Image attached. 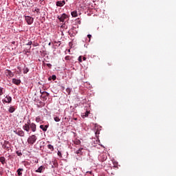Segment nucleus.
<instances>
[{
  "instance_id": "1",
  "label": "nucleus",
  "mask_w": 176,
  "mask_h": 176,
  "mask_svg": "<svg viewBox=\"0 0 176 176\" xmlns=\"http://www.w3.org/2000/svg\"><path fill=\"white\" fill-rule=\"evenodd\" d=\"M23 129L25 131H27V133H30V131L31 130L33 133H35L36 131V124L34 122L31 123V120H28L27 123H25L23 126Z\"/></svg>"
},
{
  "instance_id": "2",
  "label": "nucleus",
  "mask_w": 176,
  "mask_h": 176,
  "mask_svg": "<svg viewBox=\"0 0 176 176\" xmlns=\"http://www.w3.org/2000/svg\"><path fill=\"white\" fill-rule=\"evenodd\" d=\"M28 142L30 144V145H34V144L36 142V135H32L31 136H30L28 139Z\"/></svg>"
},
{
  "instance_id": "3",
  "label": "nucleus",
  "mask_w": 176,
  "mask_h": 176,
  "mask_svg": "<svg viewBox=\"0 0 176 176\" xmlns=\"http://www.w3.org/2000/svg\"><path fill=\"white\" fill-rule=\"evenodd\" d=\"M58 19L60 23H64L67 19H68V15H67L65 13L63 14L60 16H58Z\"/></svg>"
},
{
  "instance_id": "4",
  "label": "nucleus",
  "mask_w": 176,
  "mask_h": 176,
  "mask_svg": "<svg viewBox=\"0 0 176 176\" xmlns=\"http://www.w3.org/2000/svg\"><path fill=\"white\" fill-rule=\"evenodd\" d=\"M25 20L29 25H31V24H32V23H34V18H32L30 16H25Z\"/></svg>"
},
{
  "instance_id": "5",
  "label": "nucleus",
  "mask_w": 176,
  "mask_h": 176,
  "mask_svg": "<svg viewBox=\"0 0 176 176\" xmlns=\"http://www.w3.org/2000/svg\"><path fill=\"white\" fill-rule=\"evenodd\" d=\"M17 135H19V137H24L25 135V133H24V131L21 129H17L14 131Z\"/></svg>"
},
{
  "instance_id": "6",
  "label": "nucleus",
  "mask_w": 176,
  "mask_h": 176,
  "mask_svg": "<svg viewBox=\"0 0 176 176\" xmlns=\"http://www.w3.org/2000/svg\"><path fill=\"white\" fill-rule=\"evenodd\" d=\"M5 75L7 76L8 78H13V76H14V74H13V72L9 69H6L5 71Z\"/></svg>"
},
{
  "instance_id": "7",
  "label": "nucleus",
  "mask_w": 176,
  "mask_h": 176,
  "mask_svg": "<svg viewBox=\"0 0 176 176\" xmlns=\"http://www.w3.org/2000/svg\"><path fill=\"white\" fill-rule=\"evenodd\" d=\"M47 97H49V93L46 91L41 93V98H43V101H46V100H47Z\"/></svg>"
},
{
  "instance_id": "8",
  "label": "nucleus",
  "mask_w": 176,
  "mask_h": 176,
  "mask_svg": "<svg viewBox=\"0 0 176 176\" xmlns=\"http://www.w3.org/2000/svg\"><path fill=\"white\" fill-rule=\"evenodd\" d=\"M3 102L10 104V102H12V97L6 96V99H3Z\"/></svg>"
},
{
  "instance_id": "9",
  "label": "nucleus",
  "mask_w": 176,
  "mask_h": 176,
  "mask_svg": "<svg viewBox=\"0 0 176 176\" xmlns=\"http://www.w3.org/2000/svg\"><path fill=\"white\" fill-rule=\"evenodd\" d=\"M65 5V1H56V6H59L60 8H62V6H64Z\"/></svg>"
},
{
  "instance_id": "10",
  "label": "nucleus",
  "mask_w": 176,
  "mask_h": 176,
  "mask_svg": "<svg viewBox=\"0 0 176 176\" xmlns=\"http://www.w3.org/2000/svg\"><path fill=\"white\" fill-rule=\"evenodd\" d=\"M12 83L19 86V85H20L21 83V80L16 79V78H13L12 79Z\"/></svg>"
},
{
  "instance_id": "11",
  "label": "nucleus",
  "mask_w": 176,
  "mask_h": 176,
  "mask_svg": "<svg viewBox=\"0 0 176 176\" xmlns=\"http://www.w3.org/2000/svg\"><path fill=\"white\" fill-rule=\"evenodd\" d=\"M45 168V166H41L37 170H36V173H43Z\"/></svg>"
},
{
  "instance_id": "12",
  "label": "nucleus",
  "mask_w": 176,
  "mask_h": 176,
  "mask_svg": "<svg viewBox=\"0 0 176 176\" xmlns=\"http://www.w3.org/2000/svg\"><path fill=\"white\" fill-rule=\"evenodd\" d=\"M49 128V125H40V129L43 130V131H47V129Z\"/></svg>"
},
{
  "instance_id": "13",
  "label": "nucleus",
  "mask_w": 176,
  "mask_h": 176,
  "mask_svg": "<svg viewBox=\"0 0 176 176\" xmlns=\"http://www.w3.org/2000/svg\"><path fill=\"white\" fill-rule=\"evenodd\" d=\"M9 144V142L5 141L4 144H3V149H9V146L8 144Z\"/></svg>"
},
{
  "instance_id": "14",
  "label": "nucleus",
  "mask_w": 176,
  "mask_h": 176,
  "mask_svg": "<svg viewBox=\"0 0 176 176\" xmlns=\"http://www.w3.org/2000/svg\"><path fill=\"white\" fill-rule=\"evenodd\" d=\"M14 111H16V108H14V106H11L8 109V112H10V113H13Z\"/></svg>"
},
{
  "instance_id": "15",
  "label": "nucleus",
  "mask_w": 176,
  "mask_h": 176,
  "mask_svg": "<svg viewBox=\"0 0 176 176\" xmlns=\"http://www.w3.org/2000/svg\"><path fill=\"white\" fill-rule=\"evenodd\" d=\"M22 171H24V169H23V168H19V169L16 170V173H17V174H18L19 176L23 175V173H21Z\"/></svg>"
},
{
  "instance_id": "16",
  "label": "nucleus",
  "mask_w": 176,
  "mask_h": 176,
  "mask_svg": "<svg viewBox=\"0 0 176 176\" xmlns=\"http://www.w3.org/2000/svg\"><path fill=\"white\" fill-rule=\"evenodd\" d=\"M82 151H83V148H80L78 150L76 151V153L77 155H82L83 153L82 152Z\"/></svg>"
},
{
  "instance_id": "17",
  "label": "nucleus",
  "mask_w": 176,
  "mask_h": 176,
  "mask_svg": "<svg viewBox=\"0 0 176 176\" xmlns=\"http://www.w3.org/2000/svg\"><path fill=\"white\" fill-rule=\"evenodd\" d=\"M6 159L5 157H0V163L2 164H4L6 163Z\"/></svg>"
},
{
  "instance_id": "18",
  "label": "nucleus",
  "mask_w": 176,
  "mask_h": 176,
  "mask_svg": "<svg viewBox=\"0 0 176 176\" xmlns=\"http://www.w3.org/2000/svg\"><path fill=\"white\" fill-rule=\"evenodd\" d=\"M72 17H78V12L76 11H73L71 13Z\"/></svg>"
},
{
  "instance_id": "19",
  "label": "nucleus",
  "mask_w": 176,
  "mask_h": 176,
  "mask_svg": "<svg viewBox=\"0 0 176 176\" xmlns=\"http://www.w3.org/2000/svg\"><path fill=\"white\" fill-rule=\"evenodd\" d=\"M47 148L48 149H50L51 152H53V151H54V147L52 144H48Z\"/></svg>"
},
{
  "instance_id": "20",
  "label": "nucleus",
  "mask_w": 176,
  "mask_h": 176,
  "mask_svg": "<svg viewBox=\"0 0 176 176\" xmlns=\"http://www.w3.org/2000/svg\"><path fill=\"white\" fill-rule=\"evenodd\" d=\"M95 130H96V131H95V134H96V137H98V135H99V134H100V130H98V129L97 128V126H95Z\"/></svg>"
},
{
  "instance_id": "21",
  "label": "nucleus",
  "mask_w": 176,
  "mask_h": 176,
  "mask_svg": "<svg viewBox=\"0 0 176 176\" xmlns=\"http://www.w3.org/2000/svg\"><path fill=\"white\" fill-rule=\"evenodd\" d=\"M29 71H30V69H28V67H25L23 69V74H27L29 72Z\"/></svg>"
},
{
  "instance_id": "22",
  "label": "nucleus",
  "mask_w": 176,
  "mask_h": 176,
  "mask_svg": "<svg viewBox=\"0 0 176 176\" xmlns=\"http://www.w3.org/2000/svg\"><path fill=\"white\" fill-rule=\"evenodd\" d=\"M36 122L37 123H42V122H42V120L41 119L40 117H37V118H36Z\"/></svg>"
},
{
  "instance_id": "23",
  "label": "nucleus",
  "mask_w": 176,
  "mask_h": 176,
  "mask_svg": "<svg viewBox=\"0 0 176 176\" xmlns=\"http://www.w3.org/2000/svg\"><path fill=\"white\" fill-rule=\"evenodd\" d=\"M74 144L75 145H80V140H74Z\"/></svg>"
},
{
  "instance_id": "24",
  "label": "nucleus",
  "mask_w": 176,
  "mask_h": 176,
  "mask_svg": "<svg viewBox=\"0 0 176 176\" xmlns=\"http://www.w3.org/2000/svg\"><path fill=\"white\" fill-rule=\"evenodd\" d=\"M16 153L17 156H23V153H21V151H16Z\"/></svg>"
},
{
  "instance_id": "25",
  "label": "nucleus",
  "mask_w": 176,
  "mask_h": 176,
  "mask_svg": "<svg viewBox=\"0 0 176 176\" xmlns=\"http://www.w3.org/2000/svg\"><path fill=\"white\" fill-rule=\"evenodd\" d=\"M89 113H90V111H87L85 113L84 116H85V118H87V116H89Z\"/></svg>"
},
{
  "instance_id": "26",
  "label": "nucleus",
  "mask_w": 176,
  "mask_h": 176,
  "mask_svg": "<svg viewBox=\"0 0 176 176\" xmlns=\"http://www.w3.org/2000/svg\"><path fill=\"white\" fill-rule=\"evenodd\" d=\"M54 120H55V122H60V119L58 117H55L54 118Z\"/></svg>"
},
{
  "instance_id": "27",
  "label": "nucleus",
  "mask_w": 176,
  "mask_h": 176,
  "mask_svg": "<svg viewBox=\"0 0 176 176\" xmlns=\"http://www.w3.org/2000/svg\"><path fill=\"white\" fill-rule=\"evenodd\" d=\"M54 163V165L52 166V168H54V167H57V162H52Z\"/></svg>"
},
{
  "instance_id": "28",
  "label": "nucleus",
  "mask_w": 176,
  "mask_h": 176,
  "mask_svg": "<svg viewBox=\"0 0 176 176\" xmlns=\"http://www.w3.org/2000/svg\"><path fill=\"white\" fill-rule=\"evenodd\" d=\"M66 92H67L68 94H71V88H67V89H66Z\"/></svg>"
},
{
  "instance_id": "29",
  "label": "nucleus",
  "mask_w": 176,
  "mask_h": 176,
  "mask_svg": "<svg viewBox=\"0 0 176 176\" xmlns=\"http://www.w3.org/2000/svg\"><path fill=\"white\" fill-rule=\"evenodd\" d=\"M3 94V88L0 87V96H2Z\"/></svg>"
},
{
  "instance_id": "30",
  "label": "nucleus",
  "mask_w": 176,
  "mask_h": 176,
  "mask_svg": "<svg viewBox=\"0 0 176 176\" xmlns=\"http://www.w3.org/2000/svg\"><path fill=\"white\" fill-rule=\"evenodd\" d=\"M65 60H71V56H65Z\"/></svg>"
},
{
  "instance_id": "31",
  "label": "nucleus",
  "mask_w": 176,
  "mask_h": 176,
  "mask_svg": "<svg viewBox=\"0 0 176 176\" xmlns=\"http://www.w3.org/2000/svg\"><path fill=\"white\" fill-rule=\"evenodd\" d=\"M56 75H53L52 76V79L53 80H56Z\"/></svg>"
},
{
  "instance_id": "32",
  "label": "nucleus",
  "mask_w": 176,
  "mask_h": 176,
  "mask_svg": "<svg viewBox=\"0 0 176 176\" xmlns=\"http://www.w3.org/2000/svg\"><path fill=\"white\" fill-rule=\"evenodd\" d=\"M26 45L28 46H31V45H32V41H29Z\"/></svg>"
},
{
  "instance_id": "33",
  "label": "nucleus",
  "mask_w": 176,
  "mask_h": 176,
  "mask_svg": "<svg viewBox=\"0 0 176 176\" xmlns=\"http://www.w3.org/2000/svg\"><path fill=\"white\" fill-rule=\"evenodd\" d=\"M78 61H79L80 63H82V56H79V57H78Z\"/></svg>"
},
{
  "instance_id": "34",
  "label": "nucleus",
  "mask_w": 176,
  "mask_h": 176,
  "mask_svg": "<svg viewBox=\"0 0 176 176\" xmlns=\"http://www.w3.org/2000/svg\"><path fill=\"white\" fill-rule=\"evenodd\" d=\"M34 12H36V13H39V8H36L34 10Z\"/></svg>"
},
{
  "instance_id": "35",
  "label": "nucleus",
  "mask_w": 176,
  "mask_h": 176,
  "mask_svg": "<svg viewBox=\"0 0 176 176\" xmlns=\"http://www.w3.org/2000/svg\"><path fill=\"white\" fill-rule=\"evenodd\" d=\"M87 38H89V39L90 41V39H91V34H88L87 35Z\"/></svg>"
},
{
  "instance_id": "36",
  "label": "nucleus",
  "mask_w": 176,
  "mask_h": 176,
  "mask_svg": "<svg viewBox=\"0 0 176 176\" xmlns=\"http://www.w3.org/2000/svg\"><path fill=\"white\" fill-rule=\"evenodd\" d=\"M58 156H61V152L60 151H58Z\"/></svg>"
},
{
  "instance_id": "37",
  "label": "nucleus",
  "mask_w": 176,
  "mask_h": 176,
  "mask_svg": "<svg viewBox=\"0 0 176 176\" xmlns=\"http://www.w3.org/2000/svg\"><path fill=\"white\" fill-rule=\"evenodd\" d=\"M82 60H83V61H86V57L83 56Z\"/></svg>"
},
{
  "instance_id": "38",
  "label": "nucleus",
  "mask_w": 176,
  "mask_h": 176,
  "mask_svg": "<svg viewBox=\"0 0 176 176\" xmlns=\"http://www.w3.org/2000/svg\"><path fill=\"white\" fill-rule=\"evenodd\" d=\"M33 46H34V47H36V46H39V44H36V45H35V44H33Z\"/></svg>"
},
{
  "instance_id": "39",
  "label": "nucleus",
  "mask_w": 176,
  "mask_h": 176,
  "mask_svg": "<svg viewBox=\"0 0 176 176\" xmlns=\"http://www.w3.org/2000/svg\"><path fill=\"white\" fill-rule=\"evenodd\" d=\"M47 67H52V65L50 63L47 64Z\"/></svg>"
},
{
  "instance_id": "40",
  "label": "nucleus",
  "mask_w": 176,
  "mask_h": 176,
  "mask_svg": "<svg viewBox=\"0 0 176 176\" xmlns=\"http://www.w3.org/2000/svg\"><path fill=\"white\" fill-rule=\"evenodd\" d=\"M64 27H65V24H63V25H61V28H64Z\"/></svg>"
},
{
  "instance_id": "41",
  "label": "nucleus",
  "mask_w": 176,
  "mask_h": 176,
  "mask_svg": "<svg viewBox=\"0 0 176 176\" xmlns=\"http://www.w3.org/2000/svg\"><path fill=\"white\" fill-rule=\"evenodd\" d=\"M108 65H112V63H109Z\"/></svg>"
},
{
  "instance_id": "42",
  "label": "nucleus",
  "mask_w": 176,
  "mask_h": 176,
  "mask_svg": "<svg viewBox=\"0 0 176 176\" xmlns=\"http://www.w3.org/2000/svg\"><path fill=\"white\" fill-rule=\"evenodd\" d=\"M49 80H52V79L50 78H49Z\"/></svg>"
},
{
  "instance_id": "43",
  "label": "nucleus",
  "mask_w": 176,
  "mask_h": 176,
  "mask_svg": "<svg viewBox=\"0 0 176 176\" xmlns=\"http://www.w3.org/2000/svg\"><path fill=\"white\" fill-rule=\"evenodd\" d=\"M29 49H31V46L29 47Z\"/></svg>"
},
{
  "instance_id": "44",
  "label": "nucleus",
  "mask_w": 176,
  "mask_h": 176,
  "mask_svg": "<svg viewBox=\"0 0 176 176\" xmlns=\"http://www.w3.org/2000/svg\"><path fill=\"white\" fill-rule=\"evenodd\" d=\"M104 160H107V157H106V159H104Z\"/></svg>"
},
{
  "instance_id": "45",
  "label": "nucleus",
  "mask_w": 176,
  "mask_h": 176,
  "mask_svg": "<svg viewBox=\"0 0 176 176\" xmlns=\"http://www.w3.org/2000/svg\"><path fill=\"white\" fill-rule=\"evenodd\" d=\"M104 160H107V157H106V159H104Z\"/></svg>"
},
{
  "instance_id": "46",
  "label": "nucleus",
  "mask_w": 176,
  "mask_h": 176,
  "mask_svg": "<svg viewBox=\"0 0 176 176\" xmlns=\"http://www.w3.org/2000/svg\"><path fill=\"white\" fill-rule=\"evenodd\" d=\"M49 45H50V43H49Z\"/></svg>"
}]
</instances>
